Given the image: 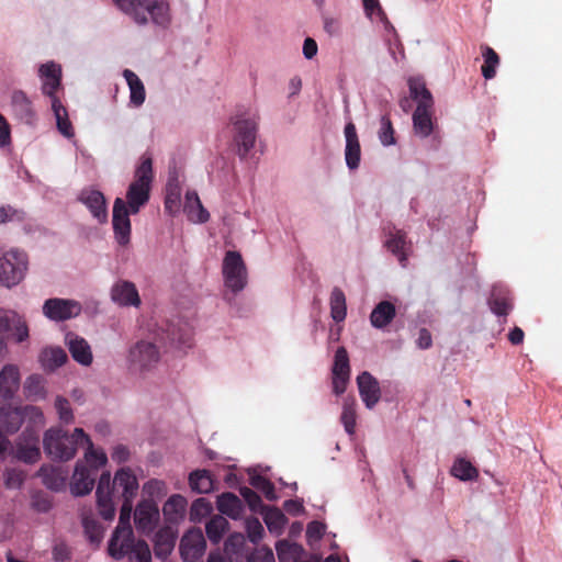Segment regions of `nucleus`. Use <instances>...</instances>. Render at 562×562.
<instances>
[{"label": "nucleus", "instance_id": "1", "mask_svg": "<svg viewBox=\"0 0 562 562\" xmlns=\"http://www.w3.org/2000/svg\"><path fill=\"white\" fill-rule=\"evenodd\" d=\"M153 158L143 155L134 170L133 180L126 189L125 196H117L112 205L113 243L121 250L130 248L132 243L131 216L136 215L149 202L154 181Z\"/></svg>", "mask_w": 562, "mask_h": 562}, {"label": "nucleus", "instance_id": "2", "mask_svg": "<svg viewBox=\"0 0 562 562\" xmlns=\"http://www.w3.org/2000/svg\"><path fill=\"white\" fill-rule=\"evenodd\" d=\"M44 450L53 460L68 461L79 448L85 449L87 463H104L105 453L97 451L82 428H76L71 435L61 428H49L43 439Z\"/></svg>", "mask_w": 562, "mask_h": 562}, {"label": "nucleus", "instance_id": "3", "mask_svg": "<svg viewBox=\"0 0 562 562\" xmlns=\"http://www.w3.org/2000/svg\"><path fill=\"white\" fill-rule=\"evenodd\" d=\"M166 346L164 334L151 329L148 335L137 340L130 349L128 369L136 374H144L157 368L161 360V349Z\"/></svg>", "mask_w": 562, "mask_h": 562}, {"label": "nucleus", "instance_id": "4", "mask_svg": "<svg viewBox=\"0 0 562 562\" xmlns=\"http://www.w3.org/2000/svg\"><path fill=\"white\" fill-rule=\"evenodd\" d=\"M409 94L416 102L413 113V131L420 138L428 137L434 131V97L420 77H411L407 80Z\"/></svg>", "mask_w": 562, "mask_h": 562}, {"label": "nucleus", "instance_id": "5", "mask_svg": "<svg viewBox=\"0 0 562 562\" xmlns=\"http://www.w3.org/2000/svg\"><path fill=\"white\" fill-rule=\"evenodd\" d=\"M221 273L224 289L229 293H240L248 285V268L241 252L238 250H227L224 252Z\"/></svg>", "mask_w": 562, "mask_h": 562}, {"label": "nucleus", "instance_id": "6", "mask_svg": "<svg viewBox=\"0 0 562 562\" xmlns=\"http://www.w3.org/2000/svg\"><path fill=\"white\" fill-rule=\"evenodd\" d=\"M259 126L256 113L237 114L232 120L233 143L239 157L245 158L254 149Z\"/></svg>", "mask_w": 562, "mask_h": 562}, {"label": "nucleus", "instance_id": "7", "mask_svg": "<svg viewBox=\"0 0 562 562\" xmlns=\"http://www.w3.org/2000/svg\"><path fill=\"white\" fill-rule=\"evenodd\" d=\"M27 269V256L18 249L10 250L0 257V284L7 288L19 284Z\"/></svg>", "mask_w": 562, "mask_h": 562}, {"label": "nucleus", "instance_id": "8", "mask_svg": "<svg viewBox=\"0 0 562 562\" xmlns=\"http://www.w3.org/2000/svg\"><path fill=\"white\" fill-rule=\"evenodd\" d=\"M113 491L121 493L125 498V503L122 505L120 513V522L122 525H128L132 513L131 499L138 491V481L135 473L127 468L119 470L113 479Z\"/></svg>", "mask_w": 562, "mask_h": 562}, {"label": "nucleus", "instance_id": "9", "mask_svg": "<svg viewBox=\"0 0 562 562\" xmlns=\"http://www.w3.org/2000/svg\"><path fill=\"white\" fill-rule=\"evenodd\" d=\"M104 464L105 462L91 464L86 461H78L71 477V493L76 496H82L90 493L95 483L97 471Z\"/></svg>", "mask_w": 562, "mask_h": 562}, {"label": "nucleus", "instance_id": "10", "mask_svg": "<svg viewBox=\"0 0 562 562\" xmlns=\"http://www.w3.org/2000/svg\"><path fill=\"white\" fill-rule=\"evenodd\" d=\"M142 9L147 14L148 23L157 30H168L172 24V12L168 0H140Z\"/></svg>", "mask_w": 562, "mask_h": 562}, {"label": "nucleus", "instance_id": "11", "mask_svg": "<svg viewBox=\"0 0 562 562\" xmlns=\"http://www.w3.org/2000/svg\"><path fill=\"white\" fill-rule=\"evenodd\" d=\"M81 312V305L74 300L48 299L44 302L43 314L55 322H63L78 316Z\"/></svg>", "mask_w": 562, "mask_h": 562}, {"label": "nucleus", "instance_id": "12", "mask_svg": "<svg viewBox=\"0 0 562 562\" xmlns=\"http://www.w3.org/2000/svg\"><path fill=\"white\" fill-rule=\"evenodd\" d=\"M350 380V363L346 348L339 347L334 356L331 367V386L336 395L342 394Z\"/></svg>", "mask_w": 562, "mask_h": 562}, {"label": "nucleus", "instance_id": "13", "mask_svg": "<svg viewBox=\"0 0 562 562\" xmlns=\"http://www.w3.org/2000/svg\"><path fill=\"white\" fill-rule=\"evenodd\" d=\"M38 75L42 79V92L49 97L50 102L54 99H59L56 95L57 90L61 86V67L60 65L49 61L41 65Z\"/></svg>", "mask_w": 562, "mask_h": 562}, {"label": "nucleus", "instance_id": "14", "mask_svg": "<svg viewBox=\"0 0 562 562\" xmlns=\"http://www.w3.org/2000/svg\"><path fill=\"white\" fill-rule=\"evenodd\" d=\"M181 212L193 224H204L210 220V212L203 206L195 190L189 189L186 191Z\"/></svg>", "mask_w": 562, "mask_h": 562}, {"label": "nucleus", "instance_id": "15", "mask_svg": "<svg viewBox=\"0 0 562 562\" xmlns=\"http://www.w3.org/2000/svg\"><path fill=\"white\" fill-rule=\"evenodd\" d=\"M345 136V161L349 170H356L361 161V146L356 126L348 122L344 128Z\"/></svg>", "mask_w": 562, "mask_h": 562}, {"label": "nucleus", "instance_id": "16", "mask_svg": "<svg viewBox=\"0 0 562 562\" xmlns=\"http://www.w3.org/2000/svg\"><path fill=\"white\" fill-rule=\"evenodd\" d=\"M159 520V510L156 503L140 502L134 513L136 528L142 532H150Z\"/></svg>", "mask_w": 562, "mask_h": 562}, {"label": "nucleus", "instance_id": "17", "mask_svg": "<svg viewBox=\"0 0 562 562\" xmlns=\"http://www.w3.org/2000/svg\"><path fill=\"white\" fill-rule=\"evenodd\" d=\"M112 301L123 307H139L142 301L134 283L117 281L111 289Z\"/></svg>", "mask_w": 562, "mask_h": 562}, {"label": "nucleus", "instance_id": "18", "mask_svg": "<svg viewBox=\"0 0 562 562\" xmlns=\"http://www.w3.org/2000/svg\"><path fill=\"white\" fill-rule=\"evenodd\" d=\"M181 555L186 561L200 558L205 550V540L200 529L189 530L181 539Z\"/></svg>", "mask_w": 562, "mask_h": 562}, {"label": "nucleus", "instance_id": "19", "mask_svg": "<svg viewBox=\"0 0 562 562\" xmlns=\"http://www.w3.org/2000/svg\"><path fill=\"white\" fill-rule=\"evenodd\" d=\"M357 384L366 407L373 408L381 397L379 382L369 372L364 371L357 376Z\"/></svg>", "mask_w": 562, "mask_h": 562}, {"label": "nucleus", "instance_id": "20", "mask_svg": "<svg viewBox=\"0 0 562 562\" xmlns=\"http://www.w3.org/2000/svg\"><path fill=\"white\" fill-rule=\"evenodd\" d=\"M181 181L179 180L178 176H170L165 189L164 207L166 213H168L171 216H176L181 213V207L183 204L181 200Z\"/></svg>", "mask_w": 562, "mask_h": 562}, {"label": "nucleus", "instance_id": "21", "mask_svg": "<svg viewBox=\"0 0 562 562\" xmlns=\"http://www.w3.org/2000/svg\"><path fill=\"white\" fill-rule=\"evenodd\" d=\"M157 331L164 334L166 339V346L178 350H184L191 348L193 345V338L190 331L182 330L180 328H165L162 326L156 327Z\"/></svg>", "mask_w": 562, "mask_h": 562}, {"label": "nucleus", "instance_id": "22", "mask_svg": "<svg viewBox=\"0 0 562 562\" xmlns=\"http://www.w3.org/2000/svg\"><path fill=\"white\" fill-rule=\"evenodd\" d=\"M187 507V498L180 494H173L162 506L164 517L168 522L178 524L183 520Z\"/></svg>", "mask_w": 562, "mask_h": 562}, {"label": "nucleus", "instance_id": "23", "mask_svg": "<svg viewBox=\"0 0 562 562\" xmlns=\"http://www.w3.org/2000/svg\"><path fill=\"white\" fill-rule=\"evenodd\" d=\"M79 200L90 210L100 223L105 222V196L102 192L91 189L82 190Z\"/></svg>", "mask_w": 562, "mask_h": 562}, {"label": "nucleus", "instance_id": "24", "mask_svg": "<svg viewBox=\"0 0 562 562\" xmlns=\"http://www.w3.org/2000/svg\"><path fill=\"white\" fill-rule=\"evenodd\" d=\"M20 386V372L16 366L7 364L0 371V396L11 398Z\"/></svg>", "mask_w": 562, "mask_h": 562}, {"label": "nucleus", "instance_id": "25", "mask_svg": "<svg viewBox=\"0 0 562 562\" xmlns=\"http://www.w3.org/2000/svg\"><path fill=\"white\" fill-rule=\"evenodd\" d=\"M11 105L14 115L26 124H32L35 120V112L32 102L26 94L21 91H14L11 97Z\"/></svg>", "mask_w": 562, "mask_h": 562}, {"label": "nucleus", "instance_id": "26", "mask_svg": "<svg viewBox=\"0 0 562 562\" xmlns=\"http://www.w3.org/2000/svg\"><path fill=\"white\" fill-rule=\"evenodd\" d=\"M67 346L74 360L82 366H89L92 362V353L88 342L74 334H67Z\"/></svg>", "mask_w": 562, "mask_h": 562}, {"label": "nucleus", "instance_id": "27", "mask_svg": "<svg viewBox=\"0 0 562 562\" xmlns=\"http://www.w3.org/2000/svg\"><path fill=\"white\" fill-rule=\"evenodd\" d=\"M123 77L130 90L128 104L133 108H139L146 100V90L139 77L130 69L123 71Z\"/></svg>", "mask_w": 562, "mask_h": 562}, {"label": "nucleus", "instance_id": "28", "mask_svg": "<svg viewBox=\"0 0 562 562\" xmlns=\"http://www.w3.org/2000/svg\"><path fill=\"white\" fill-rule=\"evenodd\" d=\"M23 424L26 425L23 435L35 436L38 429L44 425V415L40 407L34 405L22 406Z\"/></svg>", "mask_w": 562, "mask_h": 562}, {"label": "nucleus", "instance_id": "29", "mask_svg": "<svg viewBox=\"0 0 562 562\" xmlns=\"http://www.w3.org/2000/svg\"><path fill=\"white\" fill-rule=\"evenodd\" d=\"M395 316V306L389 301L380 302L371 312L370 322L375 328H383L392 322Z\"/></svg>", "mask_w": 562, "mask_h": 562}, {"label": "nucleus", "instance_id": "30", "mask_svg": "<svg viewBox=\"0 0 562 562\" xmlns=\"http://www.w3.org/2000/svg\"><path fill=\"white\" fill-rule=\"evenodd\" d=\"M68 357L66 351L60 347H48L42 350L40 361L44 370L53 371L63 366Z\"/></svg>", "mask_w": 562, "mask_h": 562}, {"label": "nucleus", "instance_id": "31", "mask_svg": "<svg viewBox=\"0 0 562 562\" xmlns=\"http://www.w3.org/2000/svg\"><path fill=\"white\" fill-rule=\"evenodd\" d=\"M216 505H217V509L222 514H224L233 519H237L241 516V513H243L241 501L236 495H234L232 493H224V494L220 495L217 497Z\"/></svg>", "mask_w": 562, "mask_h": 562}, {"label": "nucleus", "instance_id": "32", "mask_svg": "<svg viewBox=\"0 0 562 562\" xmlns=\"http://www.w3.org/2000/svg\"><path fill=\"white\" fill-rule=\"evenodd\" d=\"M450 474L463 482L475 481L479 470L465 458H457L450 469Z\"/></svg>", "mask_w": 562, "mask_h": 562}, {"label": "nucleus", "instance_id": "33", "mask_svg": "<svg viewBox=\"0 0 562 562\" xmlns=\"http://www.w3.org/2000/svg\"><path fill=\"white\" fill-rule=\"evenodd\" d=\"M124 13L128 14L138 25H147V14L142 9L140 0H112Z\"/></svg>", "mask_w": 562, "mask_h": 562}, {"label": "nucleus", "instance_id": "34", "mask_svg": "<svg viewBox=\"0 0 562 562\" xmlns=\"http://www.w3.org/2000/svg\"><path fill=\"white\" fill-rule=\"evenodd\" d=\"M279 562H300L303 548L295 542L280 540L276 543Z\"/></svg>", "mask_w": 562, "mask_h": 562}, {"label": "nucleus", "instance_id": "35", "mask_svg": "<svg viewBox=\"0 0 562 562\" xmlns=\"http://www.w3.org/2000/svg\"><path fill=\"white\" fill-rule=\"evenodd\" d=\"M262 515L268 530L276 536H280L288 522L284 514L278 508L267 507L263 509Z\"/></svg>", "mask_w": 562, "mask_h": 562}, {"label": "nucleus", "instance_id": "36", "mask_svg": "<svg viewBox=\"0 0 562 562\" xmlns=\"http://www.w3.org/2000/svg\"><path fill=\"white\" fill-rule=\"evenodd\" d=\"M52 103V110L54 112L57 128L66 137L74 136V128L68 117V112L63 105L59 99H54Z\"/></svg>", "mask_w": 562, "mask_h": 562}, {"label": "nucleus", "instance_id": "37", "mask_svg": "<svg viewBox=\"0 0 562 562\" xmlns=\"http://www.w3.org/2000/svg\"><path fill=\"white\" fill-rule=\"evenodd\" d=\"M512 300L505 289L495 288L490 299V307L496 315H507L512 310Z\"/></svg>", "mask_w": 562, "mask_h": 562}, {"label": "nucleus", "instance_id": "38", "mask_svg": "<svg viewBox=\"0 0 562 562\" xmlns=\"http://www.w3.org/2000/svg\"><path fill=\"white\" fill-rule=\"evenodd\" d=\"M30 438L32 442L18 445L16 458L24 463L33 464L38 461L41 457V450L38 447V436H30Z\"/></svg>", "mask_w": 562, "mask_h": 562}, {"label": "nucleus", "instance_id": "39", "mask_svg": "<svg viewBox=\"0 0 562 562\" xmlns=\"http://www.w3.org/2000/svg\"><path fill=\"white\" fill-rule=\"evenodd\" d=\"M189 485L195 493H210L213 490V479L206 470H195L189 475Z\"/></svg>", "mask_w": 562, "mask_h": 562}, {"label": "nucleus", "instance_id": "40", "mask_svg": "<svg viewBox=\"0 0 562 562\" xmlns=\"http://www.w3.org/2000/svg\"><path fill=\"white\" fill-rule=\"evenodd\" d=\"M176 535L170 529L160 530L155 538V553L159 558L168 557L175 548Z\"/></svg>", "mask_w": 562, "mask_h": 562}, {"label": "nucleus", "instance_id": "41", "mask_svg": "<svg viewBox=\"0 0 562 562\" xmlns=\"http://www.w3.org/2000/svg\"><path fill=\"white\" fill-rule=\"evenodd\" d=\"M330 316L335 322H342L347 316V304L345 293L335 288L329 299Z\"/></svg>", "mask_w": 562, "mask_h": 562}, {"label": "nucleus", "instance_id": "42", "mask_svg": "<svg viewBox=\"0 0 562 562\" xmlns=\"http://www.w3.org/2000/svg\"><path fill=\"white\" fill-rule=\"evenodd\" d=\"M356 419H357L356 401H355V398L347 397L342 402V413H341V417H340V420H341L347 434H349V435L355 434Z\"/></svg>", "mask_w": 562, "mask_h": 562}, {"label": "nucleus", "instance_id": "43", "mask_svg": "<svg viewBox=\"0 0 562 562\" xmlns=\"http://www.w3.org/2000/svg\"><path fill=\"white\" fill-rule=\"evenodd\" d=\"M228 528V521L222 516L213 517L206 524V535L213 542H218Z\"/></svg>", "mask_w": 562, "mask_h": 562}, {"label": "nucleus", "instance_id": "44", "mask_svg": "<svg viewBox=\"0 0 562 562\" xmlns=\"http://www.w3.org/2000/svg\"><path fill=\"white\" fill-rule=\"evenodd\" d=\"M85 533L90 543L99 546L103 536V528L93 518L85 515L82 518Z\"/></svg>", "mask_w": 562, "mask_h": 562}, {"label": "nucleus", "instance_id": "45", "mask_svg": "<svg viewBox=\"0 0 562 562\" xmlns=\"http://www.w3.org/2000/svg\"><path fill=\"white\" fill-rule=\"evenodd\" d=\"M484 64L482 66V74L485 79H492L496 74L499 59L497 54L491 47H484L482 52Z\"/></svg>", "mask_w": 562, "mask_h": 562}, {"label": "nucleus", "instance_id": "46", "mask_svg": "<svg viewBox=\"0 0 562 562\" xmlns=\"http://www.w3.org/2000/svg\"><path fill=\"white\" fill-rule=\"evenodd\" d=\"M22 414V406L11 408L4 414L3 427L7 432L14 434L21 428L23 425Z\"/></svg>", "mask_w": 562, "mask_h": 562}, {"label": "nucleus", "instance_id": "47", "mask_svg": "<svg viewBox=\"0 0 562 562\" xmlns=\"http://www.w3.org/2000/svg\"><path fill=\"white\" fill-rule=\"evenodd\" d=\"M167 483L159 479H150L143 485L144 494L153 499L161 498L167 494Z\"/></svg>", "mask_w": 562, "mask_h": 562}, {"label": "nucleus", "instance_id": "48", "mask_svg": "<svg viewBox=\"0 0 562 562\" xmlns=\"http://www.w3.org/2000/svg\"><path fill=\"white\" fill-rule=\"evenodd\" d=\"M149 547L144 541H137L128 552L130 562H150Z\"/></svg>", "mask_w": 562, "mask_h": 562}, {"label": "nucleus", "instance_id": "49", "mask_svg": "<svg viewBox=\"0 0 562 562\" xmlns=\"http://www.w3.org/2000/svg\"><path fill=\"white\" fill-rule=\"evenodd\" d=\"M385 245L390 251L397 256L398 260L403 262L405 260V247L406 241L404 235L397 233L392 235L386 241Z\"/></svg>", "mask_w": 562, "mask_h": 562}, {"label": "nucleus", "instance_id": "50", "mask_svg": "<svg viewBox=\"0 0 562 562\" xmlns=\"http://www.w3.org/2000/svg\"><path fill=\"white\" fill-rule=\"evenodd\" d=\"M379 139L383 146H391L395 144L394 130L390 119L386 116L381 119Z\"/></svg>", "mask_w": 562, "mask_h": 562}, {"label": "nucleus", "instance_id": "51", "mask_svg": "<svg viewBox=\"0 0 562 562\" xmlns=\"http://www.w3.org/2000/svg\"><path fill=\"white\" fill-rule=\"evenodd\" d=\"M326 531V526L319 521H312L306 528V539L311 547H315Z\"/></svg>", "mask_w": 562, "mask_h": 562}, {"label": "nucleus", "instance_id": "52", "mask_svg": "<svg viewBox=\"0 0 562 562\" xmlns=\"http://www.w3.org/2000/svg\"><path fill=\"white\" fill-rule=\"evenodd\" d=\"M55 408L61 422L69 424L74 420V414L67 398L57 396L55 400Z\"/></svg>", "mask_w": 562, "mask_h": 562}, {"label": "nucleus", "instance_id": "53", "mask_svg": "<svg viewBox=\"0 0 562 562\" xmlns=\"http://www.w3.org/2000/svg\"><path fill=\"white\" fill-rule=\"evenodd\" d=\"M250 483L254 487L261 491L267 498L269 499H276L277 494L274 492L273 485L265 477L260 475L251 476Z\"/></svg>", "mask_w": 562, "mask_h": 562}, {"label": "nucleus", "instance_id": "54", "mask_svg": "<svg viewBox=\"0 0 562 562\" xmlns=\"http://www.w3.org/2000/svg\"><path fill=\"white\" fill-rule=\"evenodd\" d=\"M20 315L14 311L0 310V333H9L13 330V326Z\"/></svg>", "mask_w": 562, "mask_h": 562}, {"label": "nucleus", "instance_id": "55", "mask_svg": "<svg viewBox=\"0 0 562 562\" xmlns=\"http://www.w3.org/2000/svg\"><path fill=\"white\" fill-rule=\"evenodd\" d=\"M363 7H364L367 16L371 21H373V22H378V21L383 22L384 21V14L382 12V9H381L378 0H363Z\"/></svg>", "mask_w": 562, "mask_h": 562}, {"label": "nucleus", "instance_id": "56", "mask_svg": "<svg viewBox=\"0 0 562 562\" xmlns=\"http://www.w3.org/2000/svg\"><path fill=\"white\" fill-rule=\"evenodd\" d=\"M105 472H102L99 475V483L97 487V504H98V512L99 515L105 519Z\"/></svg>", "mask_w": 562, "mask_h": 562}, {"label": "nucleus", "instance_id": "57", "mask_svg": "<svg viewBox=\"0 0 562 562\" xmlns=\"http://www.w3.org/2000/svg\"><path fill=\"white\" fill-rule=\"evenodd\" d=\"M246 531L248 538L252 542L259 541L263 536V527L257 518L248 519L246 521Z\"/></svg>", "mask_w": 562, "mask_h": 562}, {"label": "nucleus", "instance_id": "58", "mask_svg": "<svg viewBox=\"0 0 562 562\" xmlns=\"http://www.w3.org/2000/svg\"><path fill=\"white\" fill-rule=\"evenodd\" d=\"M24 389L27 396L37 397L43 393V385L40 375H31L26 379Z\"/></svg>", "mask_w": 562, "mask_h": 562}, {"label": "nucleus", "instance_id": "59", "mask_svg": "<svg viewBox=\"0 0 562 562\" xmlns=\"http://www.w3.org/2000/svg\"><path fill=\"white\" fill-rule=\"evenodd\" d=\"M10 333L18 342H22L29 337V328L22 316L19 317Z\"/></svg>", "mask_w": 562, "mask_h": 562}, {"label": "nucleus", "instance_id": "60", "mask_svg": "<svg viewBox=\"0 0 562 562\" xmlns=\"http://www.w3.org/2000/svg\"><path fill=\"white\" fill-rule=\"evenodd\" d=\"M210 510H211L210 504L205 499L199 498L191 506V513H190L191 519L192 520L199 519L200 516H203V515L210 513Z\"/></svg>", "mask_w": 562, "mask_h": 562}, {"label": "nucleus", "instance_id": "61", "mask_svg": "<svg viewBox=\"0 0 562 562\" xmlns=\"http://www.w3.org/2000/svg\"><path fill=\"white\" fill-rule=\"evenodd\" d=\"M324 30L330 36H337L341 33L342 27L338 19L328 16L324 19Z\"/></svg>", "mask_w": 562, "mask_h": 562}, {"label": "nucleus", "instance_id": "62", "mask_svg": "<svg viewBox=\"0 0 562 562\" xmlns=\"http://www.w3.org/2000/svg\"><path fill=\"white\" fill-rule=\"evenodd\" d=\"M53 557L56 561L65 562L70 559V549L65 543H57L53 548Z\"/></svg>", "mask_w": 562, "mask_h": 562}, {"label": "nucleus", "instance_id": "63", "mask_svg": "<svg viewBox=\"0 0 562 562\" xmlns=\"http://www.w3.org/2000/svg\"><path fill=\"white\" fill-rule=\"evenodd\" d=\"M302 50H303V56L306 59H313L317 55V52H318L317 43L312 37H306L303 42Z\"/></svg>", "mask_w": 562, "mask_h": 562}, {"label": "nucleus", "instance_id": "64", "mask_svg": "<svg viewBox=\"0 0 562 562\" xmlns=\"http://www.w3.org/2000/svg\"><path fill=\"white\" fill-rule=\"evenodd\" d=\"M254 560L256 562H276L272 550L267 547L259 548L254 554Z\"/></svg>", "mask_w": 562, "mask_h": 562}]
</instances>
